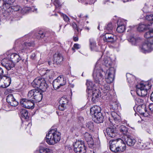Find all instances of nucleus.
Here are the masks:
<instances>
[{"label":"nucleus","mask_w":153,"mask_h":153,"mask_svg":"<svg viewBox=\"0 0 153 153\" xmlns=\"http://www.w3.org/2000/svg\"><path fill=\"white\" fill-rule=\"evenodd\" d=\"M32 86L37 89H33L30 91L27 94L28 99L32 100L35 102H39L42 100V94L41 91H45L48 86L44 79L37 77L32 83Z\"/></svg>","instance_id":"f257e3e1"},{"label":"nucleus","mask_w":153,"mask_h":153,"mask_svg":"<svg viewBox=\"0 0 153 153\" xmlns=\"http://www.w3.org/2000/svg\"><path fill=\"white\" fill-rule=\"evenodd\" d=\"M112 62L111 59L109 57L104 58L102 64L106 67L109 68V69L107 70L106 74H107V76L105 77L106 82L108 83H112L114 81L115 71L114 68L110 67Z\"/></svg>","instance_id":"f03ea898"},{"label":"nucleus","mask_w":153,"mask_h":153,"mask_svg":"<svg viewBox=\"0 0 153 153\" xmlns=\"http://www.w3.org/2000/svg\"><path fill=\"white\" fill-rule=\"evenodd\" d=\"M110 150L114 153L120 152L125 151L126 145L121 138L111 140L109 142Z\"/></svg>","instance_id":"7ed1b4c3"},{"label":"nucleus","mask_w":153,"mask_h":153,"mask_svg":"<svg viewBox=\"0 0 153 153\" xmlns=\"http://www.w3.org/2000/svg\"><path fill=\"white\" fill-rule=\"evenodd\" d=\"M61 135L60 133L58 131L57 129L52 128L46 135V141L49 145H54L60 141Z\"/></svg>","instance_id":"20e7f679"},{"label":"nucleus","mask_w":153,"mask_h":153,"mask_svg":"<svg viewBox=\"0 0 153 153\" xmlns=\"http://www.w3.org/2000/svg\"><path fill=\"white\" fill-rule=\"evenodd\" d=\"M103 72L102 69L101 68H97V63L93 72V76L95 82L96 83H97L98 85H99V87H100V85H103L102 81L104 79V77L102 74Z\"/></svg>","instance_id":"39448f33"},{"label":"nucleus","mask_w":153,"mask_h":153,"mask_svg":"<svg viewBox=\"0 0 153 153\" xmlns=\"http://www.w3.org/2000/svg\"><path fill=\"white\" fill-rule=\"evenodd\" d=\"M141 52L144 53H146L151 52L153 50V39H151L150 41L146 40L140 47Z\"/></svg>","instance_id":"423d86ee"},{"label":"nucleus","mask_w":153,"mask_h":153,"mask_svg":"<svg viewBox=\"0 0 153 153\" xmlns=\"http://www.w3.org/2000/svg\"><path fill=\"white\" fill-rule=\"evenodd\" d=\"M150 86L149 85H144L142 83H140L136 85V91L138 95L145 97L147 94V90L150 88Z\"/></svg>","instance_id":"0eeeda50"},{"label":"nucleus","mask_w":153,"mask_h":153,"mask_svg":"<svg viewBox=\"0 0 153 153\" xmlns=\"http://www.w3.org/2000/svg\"><path fill=\"white\" fill-rule=\"evenodd\" d=\"M74 151L76 153H86L87 147L85 146L83 141H78L74 145Z\"/></svg>","instance_id":"6e6552de"},{"label":"nucleus","mask_w":153,"mask_h":153,"mask_svg":"<svg viewBox=\"0 0 153 153\" xmlns=\"http://www.w3.org/2000/svg\"><path fill=\"white\" fill-rule=\"evenodd\" d=\"M34 102L29 99H22L20 101V103L22 107L25 108L32 109L34 107Z\"/></svg>","instance_id":"1a4fd4ad"},{"label":"nucleus","mask_w":153,"mask_h":153,"mask_svg":"<svg viewBox=\"0 0 153 153\" xmlns=\"http://www.w3.org/2000/svg\"><path fill=\"white\" fill-rule=\"evenodd\" d=\"M34 45V44L33 42L25 43L19 46L18 49V51L20 53L24 52L27 50L30 49V47L33 46Z\"/></svg>","instance_id":"9d476101"},{"label":"nucleus","mask_w":153,"mask_h":153,"mask_svg":"<svg viewBox=\"0 0 153 153\" xmlns=\"http://www.w3.org/2000/svg\"><path fill=\"white\" fill-rule=\"evenodd\" d=\"M1 64L7 70H10L14 66V64L8 58H5L2 61Z\"/></svg>","instance_id":"9b49d317"},{"label":"nucleus","mask_w":153,"mask_h":153,"mask_svg":"<svg viewBox=\"0 0 153 153\" xmlns=\"http://www.w3.org/2000/svg\"><path fill=\"white\" fill-rule=\"evenodd\" d=\"M6 101L10 106L16 107L19 104L18 102L12 94L8 95L7 97Z\"/></svg>","instance_id":"f8f14e48"},{"label":"nucleus","mask_w":153,"mask_h":153,"mask_svg":"<svg viewBox=\"0 0 153 153\" xmlns=\"http://www.w3.org/2000/svg\"><path fill=\"white\" fill-rule=\"evenodd\" d=\"M116 39V37L113 34L106 32L105 34L104 41L107 42L113 43L115 42Z\"/></svg>","instance_id":"ddd939ff"},{"label":"nucleus","mask_w":153,"mask_h":153,"mask_svg":"<svg viewBox=\"0 0 153 153\" xmlns=\"http://www.w3.org/2000/svg\"><path fill=\"white\" fill-rule=\"evenodd\" d=\"M85 140L87 142L90 147H92L94 146V142L91 135L88 132H85L84 134Z\"/></svg>","instance_id":"4468645a"},{"label":"nucleus","mask_w":153,"mask_h":153,"mask_svg":"<svg viewBox=\"0 0 153 153\" xmlns=\"http://www.w3.org/2000/svg\"><path fill=\"white\" fill-rule=\"evenodd\" d=\"M111 118H109L108 120L111 123H112V120L113 119L114 121L117 123H119L121 121V117L118 115L114 111H112L111 113Z\"/></svg>","instance_id":"2eb2a0df"},{"label":"nucleus","mask_w":153,"mask_h":153,"mask_svg":"<svg viewBox=\"0 0 153 153\" xmlns=\"http://www.w3.org/2000/svg\"><path fill=\"white\" fill-rule=\"evenodd\" d=\"M92 92L91 100L94 103H95L97 101V99L101 97V93L98 89L93 90Z\"/></svg>","instance_id":"dca6fc26"},{"label":"nucleus","mask_w":153,"mask_h":153,"mask_svg":"<svg viewBox=\"0 0 153 153\" xmlns=\"http://www.w3.org/2000/svg\"><path fill=\"white\" fill-rule=\"evenodd\" d=\"M106 132L108 136L111 138L114 137L117 134L115 128L113 127L107 128Z\"/></svg>","instance_id":"f3484780"},{"label":"nucleus","mask_w":153,"mask_h":153,"mask_svg":"<svg viewBox=\"0 0 153 153\" xmlns=\"http://www.w3.org/2000/svg\"><path fill=\"white\" fill-rule=\"evenodd\" d=\"M125 141L127 144L130 146H133L136 142V139L130 136H127L126 138H125Z\"/></svg>","instance_id":"a211bd4d"},{"label":"nucleus","mask_w":153,"mask_h":153,"mask_svg":"<svg viewBox=\"0 0 153 153\" xmlns=\"http://www.w3.org/2000/svg\"><path fill=\"white\" fill-rule=\"evenodd\" d=\"M92 118L94 121L97 123H102L103 122V117L102 113L93 115Z\"/></svg>","instance_id":"6ab92c4d"},{"label":"nucleus","mask_w":153,"mask_h":153,"mask_svg":"<svg viewBox=\"0 0 153 153\" xmlns=\"http://www.w3.org/2000/svg\"><path fill=\"white\" fill-rule=\"evenodd\" d=\"M63 58L61 54L59 53H56L53 55V62L58 64H60L63 61Z\"/></svg>","instance_id":"aec40b11"},{"label":"nucleus","mask_w":153,"mask_h":153,"mask_svg":"<svg viewBox=\"0 0 153 153\" xmlns=\"http://www.w3.org/2000/svg\"><path fill=\"white\" fill-rule=\"evenodd\" d=\"M8 57H10V60L14 63L18 62L22 59L19 54L16 53H12Z\"/></svg>","instance_id":"412c9836"},{"label":"nucleus","mask_w":153,"mask_h":153,"mask_svg":"<svg viewBox=\"0 0 153 153\" xmlns=\"http://www.w3.org/2000/svg\"><path fill=\"white\" fill-rule=\"evenodd\" d=\"M101 108L97 105L93 106L90 109V114L92 115H94L96 114H99V113L101 112Z\"/></svg>","instance_id":"4be33fe9"},{"label":"nucleus","mask_w":153,"mask_h":153,"mask_svg":"<svg viewBox=\"0 0 153 153\" xmlns=\"http://www.w3.org/2000/svg\"><path fill=\"white\" fill-rule=\"evenodd\" d=\"M1 81L3 82L5 87L10 85L11 82V78L6 76H3L1 78Z\"/></svg>","instance_id":"5701e85b"},{"label":"nucleus","mask_w":153,"mask_h":153,"mask_svg":"<svg viewBox=\"0 0 153 153\" xmlns=\"http://www.w3.org/2000/svg\"><path fill=\"white\" fill-rule=\"evenodd\" d=\"M12 4L7 2H4L2 6V9L6 13H7L8 15H9L10 12V9Z\"/></svg>","instance_id":"b1692460"},{"label":"nucleus","mask_w":153,"mask_h":153,"mask_svg":"<svg viewBox=\"0 0 153 153\" xmlns=\"http://www.w3.org/2000/svg\"><path fill=\"white\" fill-rule=\"evenodd\" d=\"M86 85L87 87L86 92L88 94L89 93V91L93 90V88L95 86L94 82L90 80H87L86 83Z\"/></svg>","instance_id":"393cba45"},{"label":"nucleus","mask_w":153,"mask_h":153,"mask_svg":"<svg viewBox=\"0 0 153 153\" xmlns=\"http://www.w3.org/2000/svg\"><path fill=\"white\" fill-rule=\"evenodd\" d=\"M151 27L150 24H139L137 28V30L139 31H143L148 29H149Z\"/></svg>","instance_id":"a878e982"},{"label":"nucleus","mask_w":153,"mask_h":153,"mask_svg":"<svg viewBox=\"0 0 153 153\" xmlns=\"http://www.w3.org/2000/svg\"><path fill=\"white\" fill-rule=\"evenodd\" d=\"M21 8L20 6L17 4L11 5L10 12L9 15L14 14L15 12L19 11Z\"/></svg>","instance_id":"bb28decb"},{"label":"nucleus","mask_w":153,"mask_h":153,"mask_svg":"<svg viewBox=\"0 0 153 153\" xmlns=\"http://www.w3.org/2000/svg\"><path fill=\"white\" fill-rule=\"evenodd\" d=\"M135 102L137 105H141L144 102L145 100H146L145 97L140 96L134 97Z\"/></svg>","instance_id":"cd10ccee"},{"label":"nucleus","mask_w":153,"mask_h":153,"mask_svg":"<svg viewBox=\"0 0 153 153\" xmlns=\"http://www.w3.org/2000/svg\"><path fill=\"white\" fill-rule=\"evenodd\" d=\"M110 106V109L113 110H117L120 108L119 104L117 102H111Z\"/></svg>","instance_id":"c85d7f7f"},{"label":"nucleus","mask_w":153,"mask_h":153,"mask_svg":"<svg viewBox=\"0 0 153 153\" xmlns=\"http://www.w3.org/2000/svg\"><path fill=\"white\" fill-rule=\"evenodd\" d=\"M119 131L123 135H126L128 134V128L124 126H121L119 128Z\"/></svg>","instance_id":"c756f323"},{"label":"nucleus","mask_w":153,"mask_h":153,"mask_svg":"<svg viewBox=\"0 0 153 153\" xmlns=\"http://www.w3.org/2000/svg\"><path fill=\"white\" fill-rule=\"evenodd\" d=\"M20 115L22 118L25 119H27L29 117L27 111L25 109L21 110Z\"/></svg>","instance_id":"7c9ffc66"},{"label":"nucleus","mask_w":153,"mask_h":153,"mask_svg":"<svg viewBox=\"0 0 153 153\" xmlns=\"http://www.w3.org/2000/svg\"><path fill=\"white\" fill-rule=\"evenodd\" d=\"M52 33H49L48 32H47L45 33H44L42 31H40L38 33V36L37 37V39L40 38H43L44 36L49 37L51 36V34Z\"/></svg>","instance_id":"2f4dec72"},{"label":"nucleus","mask_w":153,"mask_h":153,"mask_svg":"<svg viewBox=\"0 0 153 153\" xmlns=\"http://www.w3.org/2000/svg\"><path fill=\"white\" fill-rule=\"evenodd\" d=\"M39 153H52L51 150L45 147L40 146L39 147Z\"/></svg>","instance_id":"473e14b6"},{"label":"nucleus","mask_w":153,"mask_h":153,"mask_svg":"<svg viewBox=\"0 0 153 153\" xmlns=\"http://www.w3.org/2000/svg\"><path fill=\"white\" fill-rule=\"evenodd\" d=\"M145 37L147 39L146 40H148L150 41V39H153V30H151L149 32H146L144 34Z\"/></svg>","instance_id":"72a5a7b5"},{"label":"nucleus","mask_w":153,"mask_h":153,"mask_svg":"<svg viewBox=\"0 0 153 153\" xmlns=\"http://www.w3.org/2000/svg\"><path fill=\"white\" fill-rule=\"evenodd\" d=\"M60 85L63 86L65 85L66 82L62 75H60L56 79Z\"/></svg>","instance_id":"f704fd0d"},{"label":"nucleus","mask_w":153,"mask_h":153,"mask_svg":"<svg viewBox=\"0 0 153 153\" xmlns=\"http://www.w3.org/2000/svg\"><path fill=\"white\" fill-rule=\"evenodd\" d=\"M126 76L128 82L132 84L133 81L134 80V77L129 74H127Z\"/></svg>","instance_id":"c9c22d12"},{"label":"nucleus","mask_w":153,"mask_h":153,"mask_svg":"<svg viewBox=\"0 0 153 153\" xmlns=\"http://www.w3.org/2000/svg\"><path fill=\"white\" fill-rule=\"evenodd\" d=\"M113 28L112 23H109L105 27V32L108 31L109 32H111Z\"/></svg>","instance_id":"e433bc0d"},{"label":"nucleus","mask_w":153,"mask_h":153,"mask_svg":"<svg viewBox=\"0 0 153 153\" xmlns=\"http://www.w3.org/2000/svg\"><path fill=\"white\" fill-rule=\"evenodd\" d=\"M52 85L54 88L55 89H57L59 88L61 86H62L61 85H60L56 79L54 80L53 81Z\"/></svg>","instance_id":"4c0bfd02"},{"label":"nucleus","mask_w":153,"mask_h":153,"mask_svg":"<svg viewBox=\"0 0 153 153\" xmlns=\"http://www.w3.org/2000/svg\"><path fill=\"white\" fill-rule=\"evenodd\" d=\"M86 127L90 130L93 131L94 128L93 123L92 122H87L86 124Z\"/></svg>","instance_id":"58836bf2"},{"label":"nucleus","mask_w":153,"mask_h":153,"mask_svg":"<svg viewBox=\"0 0 153 153\" xmlns=\"http://www.w3.org/2000/svg\"><path fill=\"white\" fill-rule=\"evenodd\" d=\"M68 102V100L66 97H61L59 102V104H61L62 105L63 104L64 105H67Z\"/></svg>","instance_id":"ea45409f"},{"label":"nucleus","mask_w":153,"mask_h":153,"mask_svg":"<svg viewBox=\"0 0 153 153\" xmlns=\"http://www.w3.org/2000/svg\"><path fill=\"white\" fill-rule=\"evenodd\" d=\"M128 41L133 45H136L139 42V40L137 39L132 37L128 39Z\"/></svg>","instance_id":"a19ab883"},{"label":"nucleus","mask_w":153,"mask_h":153,"mask_svg":"<svg viewBox=\"0 0 153 153\" xmlns=\"http://www.w3.org/2000/svg\"><path fill=\"white\" fill-rule=\"evenodd\" d=\"M31 10V8L29 7H26L21 9V12L22 13L24 14L30 12Z\"/></svg>","instance_id":"79ce46f5"},{"label":"nucleus","mask_w":153,"mask_h":153,"mask_svg":"<svg viewBox=\"0 0 153 153\" xmlns=\"http://www.w3.org/2000/svg\"><path fill=\"white\" fill-rule=\"evenodd\" d=\"M125 30V26L124 25L118 26L117 28V31L119 33H122Z\"/></svg>","instance_id":"37998d69"},{"label":"nucleus","mask_w":153,"mask_h":153,"mask_svg":"<svg viewBox=\"0 0 153 153\" xmlns=\"http://www.w3.org/2000/svg\"><path fill=\"white\" fill-rule=\"evenodd\" d=\"M126 23V21L123 19H119L117 22V26L122 25H124L125 26Z\"/></svg>","instance_id":"c03bdc74"},{"label":"nucleus","mask_w":153,"mask_h":153,"mask_svg":"<svg viewBox=\"0 0 153 153\" xmlns=\"http://www.w3.org/2000/svg\"><path fill=\"white\" fill-rule=\"evenodd\" d=\"M146 20L149 21L150 22H153V14L148 15L146 16Z\"/></svg>","instance_id":"a18cd8bd"},{"label":"nucleus","mask_w":153,"mask_h":153,"mask_svg":"<svg viewBox=\"0 0 153 153\" xmlns=\"http://www.w3.org/2000/svg\"><path fill=\"white\" fill-rule=\"evenodd\" d=\"M24 123L25 125H27L26 129L30 130L32 126V123H31L30 121L29 120L28 122L27 121H26L24 122Z\"/></svg>","instance_id":"49530a36"},{"label":"nucleus","mask_w":153,"mask_h":153,"mask_svg":"<svg viewBox=\"0 0 153 153\" xmlns=\"http://www.w3.org/2000/svg\"><path fill=\"white\" fill-rule=\"evenodd\" d=\"M10 106H9L7 104H4L2 105V108L3 109L6 111H9L11 110L10 108Z\"/></svg>","instance_id":"de8ad7c7"},{"label":"nucleus","mask_w":153,"mask_h":153,"mask_svg":"<svg viewBox=\"0 0 153 153\" xmlns=\"http://www.w3.org/2000/svg\"><path fill=\"white\" fill-rule=\"evenodd\" d=\"M61 16L65 22L68 23L69 22V19L68 16L66 14H62Z\"/></svg>","instance_id":"09e8293b"},{"label":"nucleus","mask_w":153,"mask_h":153,"mask_svg":"<svg viewBox=\"0 0 153 153\" xmlns=\"http://www.w3.org/2000/svg\"><path fill=\"white\" fill-rule=\"evenodd\" d=\"M66 106L65 105H64L63 104L62 105L61 104H59L58 106V108L60 111H63L66 108Z\"/></svg>","instance_id":"8fccbe9b"},{"label":"nucleus","mask_w":153,"mask_h":153,"mask_svg":"<svg viewBox=\"0 0 153 153\" xmlns=\"http://www.w3.org/2000/svg\"><path fill=\"white\" fill-rule=\"evenodd\" d=\"M72 27L74 29L76 30L78 32L79 31H80L82 30L81 29L79 30V27L77 26L75 22H73L72 23Z\"/></svg>","instance_id":"3c124183"},{"label":"nucleus","mask_w":153,"mask_h":153,"mask_svg":"<svg viewBox=\"0 0 153 153\" xmlns=\"http://www.w3.org/2000/svg\"><path fill=\"white\" fill-rule=\"evenodd\" d=\"M53 4L56 7H59L61 6V3L59 0H54Z\"/></svg>","instance_id":"603ef678"},{"label":"nucleus","mask_w":153,"mask_h":153,"mask_svg":"<svg viewBox=\"0 0 153 153\" xmlns=\"http://www.w3.org/2000/svg\"><path fill=\"white\" fill-rule=\"evenodd\" d=\"M103 87H104V91H106V92H108L110 89L109 86L108 85H105L104 86H103Z\"/></svg>","instance_id":"864d4df0"},{"label":"nucleus","mask_w":153,"mask_h":153,"mask_svg":"<svg viewBox=\"0 0 153 153\" xmlns=\"http://www.w3.org/2000/svg\"><path fill=\"white\" fill-rule=\"evenodd\" d=\"M4 2H7L12 4L15 1V0H3Z\"/></svg>","instance_id":"5fc2aeb1"},{"label":"nucleus","mask_w":153,"mask_h":153,"mask_svg":"<svg viewBox=\"0 0 153 153\" xmlns=\"http://www.w3.org/2000/svg\"><path fill=\"white\" fill-rule=\"evenodd\" d=\"M149 110L153 113V103L150 104L148 106Z\"/></svg>","instance_id":"6e6d98bb"},{"label":"nucleus","mask_w":153,"mask_h":153,"mask_svg":"<svg viewBox=\"0 0 153 153\" xmlns=\"http://www.w3.org/2000/svg\"><path fill=\"white\" fill-rule=\"evenodd\" d=\"M74 47L76 49H79L81 47L80 45L78 44H75L74 45Z\"/></svg>","instance_id":"4d7b16f0"},{"label":"nucleus","mask_w":153,"mask_h":153,"mask_svg":"<svg viewBox=\"0 0 153 153\" xmlns=\"http://www.w3.org/2000/svg\"><path fill=\"white\" fill-rule=\"evenodd\" d=\"M112 0H104L103 1V3L104 4H108V2H111L113 3V1H112Z\"/></svg>","instance_id":"13d9d810"},{"label":"nucleus","mask_w":153,"mask_h":153,"mask_svg":"<svg viewBox=\"0 0 153 153\" xmlns=\"http://www.w3.org/2000/svg\"><path fill=\"white\" fill-rule=\"evenodd\" d=\"M73 40L75 42H77L78 40V36L76 35V36H74L73 37Z\"/></svg>","instance_id":"bf43d9fd"},{"label":"nucleus","mask_w":153,"mask_h":153,"mask_svg":"<svg viewBox=\"0 0 153 153\" xmlns=\"http://www.w3.org/2000/svg\"><path fill=\"white\" fill-rule=\"evenodd\" d=\"M4 73V71L2 68L0 67V76L3 75Z\"/></svg>","instance_id":"052dcab7"},{"label":"nucleus","mask_w":153,"mask_h":153,"mask_svg":"<svg viewBox=\"0 0 153 153\" xmlns=\"http://www.w3.org/2000/svg\"><path fill=\"white\" fill-rule=\"evenodd\" d=\"M36 55L35 53H33L30 56L31 58L32 59H35Z\"/></svg>","instance_id":"680f3d73"},{"label":"nucleus","mask_w":153,"mask_h":153,"mask_svg":"<svg viewBox=\"0 0 153 153\" xmlns=\"http://www.w3.org/2000/svg\"><path fill=\"white\" fill-rule=\"evenodd\" d=\"M48 63L49 65L51 66H53V63H52V62L50 61L48 62Z\"/></svg>","instance_id":"e2e57ef3"},{"label":"nucleus","mask_w":153,"mask_h":153,"mask_svg":"<svg viewBox=\"0 0 153 153\" xmlns=\"http://www.w3.org/2000/svg\"><path fill=\"white\" fill-rule=\"evenodd\" d=\"M150 24V27H151L150 29H152V30H153V22H151L149 23Z\"/></svg>","instance_id":"0e129e2a"},{"label":"nucleus","mask_w":153,"mask_h":153,"mask_svg":"<svg viewBox=\"0 0 153 153\" xmlns=\"http://www.w3.org/2000/svg\"><path fill=\"white\" fill-rule=\"evenodd\" d=\"M150 100L153 102V91L152 92L150 96Z\"/></svg>","instance_id":"69168bd1"},{"label":"nucleus","mask_w":153,"mask_h":153,"mask_svg":"<svg viewBox=\"0 0 153 153\" xmlns=\"http://www.w3.org/2000/svg\"><path fill=\"white\" fill-rule=\"evenodd\" d=\"M141 108V107H138L137 108V109H138V110H139V111H139V112L140 113V114H143L144 113H143V112L142 111H140V109H139V108Z\"/></svg>","instance_id":"338daca9"},{"label":"nucleus","mask_w":153,"mask_h":153,"mask_svg":"<svg viewBox=\"0 0 153 153\" xmlns=\"http://www.w3.org/2000/svg\"><path fill=\"white\" fill-rule=\"evenodd\" d=\"M83 16V15L82 14H80L79 15H78V16L79 17V18H82V17H82V16Z\"/></svg>","instance_id":"774afa93"}]
</instances>
